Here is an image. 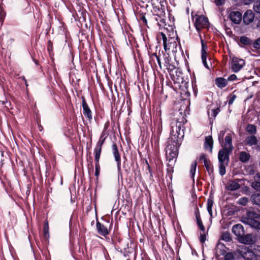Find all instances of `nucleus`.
I'll return each instance as SVG.
<instances>
[{"label": "nucleus", "mask_w": 260, "mask_h": 260, "mask_svg": "<svg viewBox=\"0 0 260 260\" xmlns=\"http://www.w3.org/2000/svg\"><path fill=\"white\" fill-rule=\"evenodd\" d=\"M5 15L6 13L0 8V22L2 23L4 22Z\"/></svg>", "instance_id": "de8ad7c7"}, {"label": "nucleus", "mask_w": 260, "mask_h": 260, "mask_svg": "<svg viewBox=\"0 0 260 260\" xmlns=\"http://www.w3.org/2000/svg\"><path fill=\"white\" fill-rule=\"evenodd\" d=\"M161 38L163 42L164 48L166 51L168 50L172 49L173 52H177V43L176 41L178 38L177 36L175 38L172 43H167L168 39L165 32H160L157 36V39Z\"/></svg>", "instance_id": "7ed1b4c3"}, {"label": "nucleus", "mask_w": 260, "mask_h": 260, "mask_svg": "<svg viewBox=\"0 0 260 260\" xmlns=\"http://www.w3.org/2000/svg\"><path fill=\"white\" fill-rule=\"evenodd\" d=\"M43 232H44V238L46 240H48L49 238V225L47 221L45 224V225L44 226L43 229Z\"/></svg>", "instance_id": "f704fd0d"}, {"label": "nucleus", "mask_w": 260, "mask_h": 260, "mask_svg": "<svg viewBox=\"0 0 260 260\" xmlns=\"http://www.w3.org/2000/svg\"><path fill=\"white\" fill-rule=\"evenodd\" d=\"M82 100L83 113L84 115L88 119V120H90L92 119V112L86 102L85 98L82 97Z\"/></svg>", "instance_id": "1a4fd4ad"}, {"label": "nucleus", "mask_w": 260, "mask_h": 260, "mask_svg": "<svg viewBox=\"0 0 260 260\" xmlns=\"http://www.w3.org/2000/svg\"><path fill=\"white\" fill-rule=\"evenodd\" d=\"M113 154L114 155L115 160H118L121 159L120 155L118 152L117 146L116 144L114 143L112 146Z\"/></svg>", "instance_id": "cd10ccee"}, {"label": "nucleus", "mask_w": 260, "mask_h": 260, "mask_svg": "<svg viewBox=\"0 0 260 260\" xmlns=\"http://www.w3.org/2000/svg\"><path fill=\"white\" fill-rule=\"evenodd\" d=\"M244 60L234 57L232 59L231 68L233 72L237 73L239 72L245 65Z\"/></svg>", "instance_id": "20e7f679"}, {"label": "nucleus", "mask_w": 260, "mask_h": 260, "mask_svg": "<svg viewBox=\"0 0 260 260\" xmlns=\"http://www.w3.org/2000/svg\"><path fill=\"white\" fill-rule=\"evenodd\" d=\"M253 9L255 12L260 14V1L256 2L253 5Z\"/></svg>", "instance_id": "ea45409f"}, {"label": "nucleus", "mask_w": 260, "mask_h": 260, "mask_svg": "<svg viewBox=\"0 0 260 260\" xmlns=\"http://www.w3.org/2000/svg\"><path fill=\"white\" fill-rule=\"evenodd\" d=\"M236 98H237V96L235 94L232 93V94H231L230 96V99L228 101L229 105H232L233 103H234V101L236 99Z\"/></svg>", "instance_id": "a18cd8bd"}, {"label": "nucleus", "mask_w": 260, "mask_h": 260, "mask_svg": "<svg viewBox=\"0 0 260 260\" xmlns=\"http://www.w3.org/2000/svg\"><path fill=\"white\" fill-rule=\"evenodd\" d=\"M228 17L235 24H239L242 20V14L239 11H232Z\"/></svg>", "instance_id": "9d476101"}, {"label": "nucleus", "mask_w": 260, "mask_h": 260, "mask_svg": "<svg viewBox=\"0 0 260 260\" xmlns=\"http://www.w3.org/2000/svg\"><path fill=\"white\" fill-rule=\"evenodd\" d=\"M240 187L238 180H230L228 184L226 189L229 190L234 191L238 189Z\"/></svg>", "instance_id": "6ab92c4d"}, {"label": "nucleus", "mask_w": 260, "mask_h": 260, "mask_svg": "<svg viewBox=\"0 0 260 260\" xmlns=\"http://www.w3.org/2000/svg\"><path fill=\"white\" fill-rule=\"evenodd\" d=\"M107 127V126H106V125H105V130L106 129Z\"/></svg>", "instance_id": "0e129e2a"}, {"label": "nucleus", "mask_w": 260, "mask_h": 260, "mask_svg": "<svg viewBox=\"0 0 260 260\" xmlns=\"http://www.w3.org/2000/svg\"><path fill=\"white\" fill-rule=\"evenodd\" d=\"M240 42L245 45H251L252 44V40L246 36L241 37Z\"/></svg>", "instance_id": "473e14b6"}, {"label": "nucleus", "mask_w": 260, "mask_h": 260, "mask_svg": "<svg viewBox=\"0 0 260 260\" xmlns=\"http://www.w3.org/2000/svg\"><path fill=\"white\" fill-rule=\"evenodd\" d=\"M250 154L245 151H242L239 153V160L242 162L245 163L248 162L250 159Z\"/></svg>", "instance_id": "b1692460"}, {"label": "nucleus", "mask_w": 260, "mask_h": 260, "mask_svg": "<svg viewBox=\"0 0 260 260\" xmlns=\"http://www.w3.org/2000/svg\"><path fill=\"white\" fill-rule=\"evenodd\" d=\"M123 168H126V166H125V164H124H124H123Z\"/></svg>", "instance_id": "e2e57ef3"}, {"label": "nucleus", "mask_w": 260, "mask_h": 260, "mask_svg": "<svg viewBox=\"0 0 260 260\" xmlns=\"http://www.w3.org/2000/svg\"><path fill=\"white\" fill-rule=\"evenodd\" d=\"M242 256L245 260H256L254 251L248 248H244L240 252Z\"/></svg>", "instance_id": "0eeeda50"}, {"label": "nucleus", "mask_w": 260, "mask_h": 260, "mask_svg": "<svg viewBox=\"0 0 260 260\" xmlns=\"http://www.w3.org/2000/svg\"><path fill=\"white\" fill-rule=\"evenodd\" d=\"M232 232L238 237H241L244 234L243 226L241 224L234 225L232 228Z\"/></svg>", "instance_id": "9b49d317"}, {"label": "nucleus", "mask_w": 260, "mask_h": 260, "mask_svg": "<svg viewBox=\"0 0 260 260\" xmlns=\"http://www.w3.org/2000/svg\"><path fill=\"white\" fill-rule=\"evenodd\" d=\"M209 25L207 18L203 15L198 17L196 20L194 25L197 30L207 27Z\"/></svg>", "instance_id": "423d86ee"}, {"label": "nucleus", "mask_w": 260, "mask_h": 260, "mask_svg": "<svg viewBox=\"0 0 260 260\" xmlns=\"http://www.w3.org/2000/svg\"><path fill=\"white\" fill-rule=\"evenodd\" d=\"M0 153H1V156H3L4 152L2 151V150H0Z\"/></svg>", "instance_id": "bf43d9fd"}, {"label": "nucleus", "mask_w": 260, "mask_h": 260, "mask_svg": "<svg viewBox=\"0 0 260 260\" xmlns=\"http://www.w3.org/2000/svg\"><path fill=\"white\" fill-rule=\"evenodd\" d=\"M117 162V170L118 172V173L120 174L121 173V159L118 160H115Z\"/></svg>", "instance_id": "3c124183"}, {"label": "nucleus", "mask_w": 260, "mask_h": 260, "mask_svg": "<svg viewBox=\"0 0 260 260\" xmlns=\"http://www.w3.org/2000/svg\"><path fill=\"white\" fill-rule=\"evenodd\" d=\"M213 141L212 136H209L205 138L204 147L206 149H209L210 152L212 151Z\"/></svg>", "instance_id": "aec40b11"}, {"label": "nucleus", "mask_w": 260, "mask_h": 260, "mask_svg": "<svg viewBox=\"0 0 260 260\" xmlns=\"http://www.w3.org/2000/svg\"><path fill=\"white\" fill-rule=\"evenodd\" d=\"M232 152L226 150V148L220 149L218 154L219 163L228 164L230 160V154Z\"/></svg>", "instance_id": "39448f33"}, {"label": "nucleus", "mask_w": 260, "mask_h": 260, "mask_svg": "<svg viewBox=\"0 0 260 260\" xmlns=\"http://www.w3.org/2000/svg\"><path fill=\"white\" fill-rule=\"evenodd\" d=\"M196 217L198 226L202 231L204 232L205 230V228L202 223L200 214L199 213H196Z\"/></svg>", "instance_id": "2f4dec72"}, {"label": "nucleus", "mask_w": 260, "mask_h": 260, "mask_svg": "<svg viewBox=\"0 0 260 260\" xmlns=\"http://www.w3.org/2000/svg\"><path fill=\"white\" fill-rule=\"evenodd\" d=\"M199 159L200 160H203V161H205V159H208L206 158V156L205 154H202L199 157Z\"/></svg>", "instance_id": "5fc2aeb1"}, {"label": "nucleus", "mask_w": 260, "mask_h": 260, "mask_svg": "<svg viewBox=\"0 0 260 260\" xmlns=\"http://www.w3.org/2000/svg\"><path fill=\"white\" fill-rule=\"evenodd\" d=\"M197 166V162L196 161H194L191 165L190 170V176L193 182H194V176L196 172Z\"/></svg>", "instance_id": "c85d7f7f"}, {"label": "nucleus", "mask_w": 260, "mask_h": 260, "mask_svg": "<svg viewBox=\"0 0 260 260\" xmlns=\"http://www.w3.org/2000/svg\"><path fill=\"white\" fill-rule=\"evenodd\" d=\"M182 126L181 122L172 123L170 137L166 147L167 159L169 161L167 171L170 173L173 171V165L176 162L178 149L184 137V131Z\"/></svg>", "instance_id": "f257e3e1"}, {"label": "nucleus", "mask_w": 260, "mask_h": 260, "mask_svg": "<svg viewBox=\"0 0 260 260\" xmlns=\"http://www.w3.org/2000/svg\"><path fill=\"white\" fill-rule=\"evenodd\" d=\"M173 69H174V67L173 66H172V67H170V69L171 70H173Z\"/></svg>", "instance_id": "680f3d73"}, {"label": "nucleus", "mask_w": 260, "mask_h": 260, "mask_svg": "<svg viewBox=\"0 0 260 260\" xmlns=\"http://www.w3.org/2000/svg\"><path fill=\"white\" fill-rule=\"evenodd\" d=\"M141 20L143 22V23L145 24H147V21L146 17L144 16H142L141 18Z\"/></svg>", "instance_id": "6e6d98bb"}, {"label": "nucleus", "mask_w": 260, "mask_h": 260, "mask_svg": "<svg viewBox=\"0 0 260 260\" xmlns=\"http://www.w3.org/2000/svg\"><path fill=\"white\" fill-rule=\"evenodd\" d=\"M244 143L246 145L249 146L256 145L257 144V140L255 136L251 135L248 136L245 138Z\"/></svg>", "instance_id": "a211bd4d"}, {"label": "nucleus", "mask_w": 260, "mask_h": 260, "mask_svg": "<svg viewBox=\"0 0 260 260\" xmlns=\"http://www.w3.org/2000/svg\"><path fill=\"white\" fill-rule=\"evenodd\" d=\"M146 163L147 164V166H148V170H149V173H150V178H152L153 176H152V171L150 169V166L149 165H148L147 161H146Z\"/></svg>", "instance_id": "4d7b16f0"}, {"label": "nucleus", "mask_w": 260, "mask_h": 260, "mask_svg": "<svg viewBox=\"0 0 260 260\" xmlns=\"http://www.w3.org/2000/svg\"><path fill=\"white\" fill-rule=\"evenodd\" d=\"M213 205V201L211 199H208L207 200V209L209 213L211 215L212 213V207Z\"/></svg>", "instance_id": "c9c22d12"}, {"label": "nucleus", "mask_w": 260, "mask_h": 260, "mask_svg": "<svg viewBox=\"0 0 260 260\" xmlns=\"http://www.w3.org/2000/svg\"><path fill=\"white\" fill-rule=\"evenodd\" d=\"M254 18V14L251 10L246 11L243 15V22L246 24H248L253 21Z\"/></svg>", "instance_id": "ddd939ff"}, {"label": "nucleus", "mask_w": 260, "mask_h": 260, "mask_svg": "<svg viewBox=\"0 0 260 260\" xmlns=\"http://www.w3.org/2000/svg\"><path fill=\"white\" fill-rule=\"evenodd\" d=\"M225 131H221L218 134V138L220 143L223 141V137L225 134Z\"/></svg>", "instance_id": "c03bdc74"}, {"label": "nucleus", "mask_w": 260, "mask_h": 260, "mask_svg": "<svg viewBox=\"0 0 260 260\" xmlns=\"http://www.w3.org/2000/svg\"><path fill=\"white\" fill-rule=\"evenodd\" d=\"M152 7V15L149 17V21L153 24L158 26H164L165 24V0H148Z\"/></svg>", "instance_id": "f03ea898"}, {"label": "nucleus", "mask_w": 260, "mask_h": 260, "mask_svg": "<svg viewBox=\"0 0 260 260\" xmlns=\"http://www.w3.org/2000/svg\"><path fill=\"white\" fill-rule=\"evenodd\" d=\"M225 0H214V2L217 6H221L224 4Z\"/></svg>", "instance_id": "603ef678"}, {"label": "nucleus", "mask_w": 260, "mask_h": 260, "mask_svg": "<svg viewBox=\"0 0 260 260\" xmlns=\"http://www.w3.org/2000/svg\"><path fill=\"white\" fill-rule=\"evenodd\" d=\"M125 171H126V172H128V170L127 169H125Z\"/></svg>", "instance_id": "69168bd1"}, {"label": "nucleus", "mask_w": 260, "mask_h": 260, "mask_svg": "<svg viewBox=\"0 0 260 260\" xmlns=\"http://www.w3.org/2000/svg\"><path fill=\"white\" fill-rule=\"evenodd\" d=\"M246 131L252 135L256 133V127L254 124H248L246 127Z\"/></svg>", "instance_id": "7c9ffc66"}, {"label": "nucleus", "mask_w": 260, "mask_h": 260, "mask_svg": "<svg viewBox=\"0 0 260 260\" xmlns=\"http://www.w3.org/2000/svg\"><path fill=\"white\" fill-rule=\"evenodd\" d=\"M241 242L245 244H251L253 242L252 236L250 235H246L240 237Z\"/></svg>", "instance_id": "a878e982"}, {"label": "nucleus", "mask_w": 260, "mask_h": 260, "mask_svg": "<svg viewBox=\"0 0 260 260\" xmlns=\"http://www.w3.org/2000/svg\"><path fill=\"white\" fill-rule=\"evenodd\" d=\"M237 78L236 75H235V74H232L228 78L227 80L228 81H235L237 79Z\"/></svg>", "instance_id": "8fccbe9b"}, {"label": "nucleus", "mask_w": 260, "mask_h": 260, "mask_svg": "<svg viewBox=\"0 0 260 260\" xmlns=\"http://www.w3.org/2000/svg\"><path fill=\"white\" fill-rule=\"evenodd\" d=\"M166 25H165L164 26H161L160 27L159 26H158L160 28L161 27H163L164 28V32H165V31H167V35L168 36L167 37V39H168V41H167V43H172V41H174V40L175 39V38L177 37V34H176V31H174L173 30H172L171 32H169V34H168V28L166 27V24L165 23ZM172 29H173L172 28Z\"/></svg>", "instance_id": "f3484780"}, {"label": "nucleus", "mask_w": 260, "mask_h": 260, "mask_svg": "<svg viewBox=\"0 0 260 260\" xmlns=\"http://www.w3.org/2000/svg\"><path fill=\"white\" fill-rule=\"evenodd\" d=\"M221 239L226 241L229 242L231 240L230 234L228 232L224 233L221 235Z\"/></svg>", "instance_id": "e433bc0d"}, {"label": "nucleus", "mask_w": 260, "mask_h": 260, "mask_svg": "<svg viewBox=\"0 0 260 260\" xmlns=\"http://www.w3.org/2000/svg\"><path fill=\"white\" fill-rule=\"evenodd\" d=\"M206 239V237L205 234H201L200 237V241L202 243H203L205 242Z\"/></svg>", "instance_id": "864d4df0"}, {"label": "nucleus", "mask_w": 260, "mask_h": 260, "mask_svg": "<svg viewBox=\"0 0 260 260\" xmlns=\"http://www.w3.org/2000/svg\"><path fill=\"white\" fill-rule=\"evenodd\" d=\"M234 255L232 252L227 253L224 256V260H234Z\"/></svg>", "instance_id": "37998d69"}, {"label": "nucleus", "mask_w": 260, "mask_h": 260, "mask_svg": "<svg viewBox=\"0 0 260 260\" xmlns=\"http://www.w3.org/2000/svg\"><path fill=\"white\" fill-rule=\"evenodd\" d=\"M225 143L223 148H226L229 151H232L233 146L232 144V138L231 134H228L224 139Z\"/></svg>", "instance_id": "4468645a"}, {"label": "nucleus", "mask_w": 260, "mask_h": 260, "mask_svg": "<svg viewBox=\"0 0 260 260\" xmlns=\"http://www.w3.org/2000/svg\"><path fill=\"white\" fill-rule=\"evenodd\" d=\"M215 84L220 88L225 87L228 84V80L222 77H218L215 79Z\"/></svg>", "instance_id": "5701e85b"}, {"label": "nucleus", "mask_w": 260, "mask_h": 260, "mask_svg": "<svg viewBox=\"0 0 260 260\" xmlns=\"http://www.w3.org/2000/svg\"><path fill=\"white\" fill-rule=\"evenodd\" d=\"M96 229L99 234L105 236L109 234V231L107 228L103 224L98 221L96 223Z\"/></svg>", "instance_id": "2eb2a0df"}, {"label": "nucleus", "mask_w": 260, "mask_h": 260, "mask_svg": "<svg viewBox=\"0 0 260 260\" xmlns=\"http://www.w3.org/2000/svg\"><path fill=\"white\" fill-rule=\"evenodd\" d=\"M103 133L104 132H103L102 134L101 135L99 141L96 143V147L94 148V155H101L102 147L105 140V138H103Z\"/></svg>", "instance_id": "f8f14e48"}, {"label": "nucleus", "mask_w": 260, "mask_h": 260, "mask_svg": "<svg viewBox=\"0 0 260 260\" xmlns=\"http://www.w3.org/2000/svg\"><path fill=\"white\" fill-rule=\"evenodd\" d=\"M201 43H202V50H201V54L202 55H207V52L206 50H207V46L204 43V41L203 40H201Z\"/></svg>", "instance_id": "4c0bfd02"}, {"label": "nucleus", "mask_w": 260, "mask_h": 260, "mask_svg": "<svg viewBox=\"0 0 260 260\" xmlns=\"http://www.w3.org/2000/svg\"><path fill=\"white\" fill-rule=\"evenodd\" d=\"M254 181L251 184V186L255 190L260 191V173H256L254 177Z\"/></svg>", "instance_id": "412c9836"}, {"label": "nucleus", "mask_w": 260, "mask_h": 260, "mask_svg": "<svg viewBox=\"0 0 260 260\" xmlns=\"http://www.w3.org/2000/svg\"><path fill=\"white\" fill-rule=\"evenodd\" d=\"M242 222L251 228L260 230V221L249 217L244 218L242 220Z\"/></svg>", "instance_id": "6e6552de"}, {"label": "nucleus", "mask_w": 260, "mask_h": 260, "mask_svg": "<svg viewBox=\"0 0 260 260\" xmlns=\"http://www.w3.org/2000/svg\"><path fill=\"white\" fill-rule=\"evenodd\" d=\"M204 166L210 176L213 175V167L209 159H205L204 161Z\"/></svg>", "instance_id": "393cba45"}, {"label": "nucleus", "mask_w": 260, "mask_h": 260, "mask_svg": "<svg viewBox=\"0 0 260 260\" xmlns=\"http://www.w3.org/2000/svg\"><path fill=\"white\" fill-rule=\"evenodd\" d=\"M126 260H131L129 258L127 259Z\"/></svg>", "instance_id": "774afa93"}, {"label": "nucleus", "mask_w": 260, "mask_h": 260, "mask_svg": "<svg viewBox=\"0 0 260 260\" xmlns=\"http://www.w3.org/2000/svg\"><path fill=\"white\" fill-rule=\"evenodd\" d=\"M255 254L257 257H260V245H255L253 248Z\"/></svg>", "instance_id": "49530a36"}, {"label": "nucleus", "mask_w": 260, "mask_h": 260, "mask_svg": "<svg viewBox=\"0 0 260 260\" xmlns=\"http://www.w3.org/2000/svg\"><path fill=\"white\" fill-rule=\"evenodd\" d=\"M248 200L246 197H243L239 199L238 203L240 205L245 206L248 203Z\"/></svg>", "instance_id": "a19ab883"}, {"label": "nucleus", "mask_w": 260, "mask_h": 260, "mask_svg": "<svg viewBox=\"0 0 260 260\" xmlns=\"http://www.w3.org/2000/svg\"><path fill=\"white\" fill-rule=\"evenodd\" d=\"M219 112H220L219 108H217L214 109H211V116L213 117L214 119H215L216 116L219 113Z\"/></svg>", "instance_id": "79ce46f5"}, {"label": "nucleus", "mask_w": 260, "mask_h": 260, "mask_svg": "<svg viewBox=\"0 0 260 260\" xmlns=\"http://www.w3.org/2000/svg\"><path fill=\"white\" fill-rule=\"evenodd\" d=\"M252 45L255 49H260V37L253 42H252Z\"/></svg>", "instance_id": "58836bf2"}, {"label": "nucleus", "mask_w": 260, "mask_h": 260, "mask_svg": "<svg viewBox=\"0 0 260 260\" xmlns=\"http://www.w3.org/2000/svg\"><path fill=\"white\" fill-rule=\"evenodd\" d=\"M178 260H181V258L180 257H179Z\"/></svg>", "instance_id": "338daca9"}, {"label": "nucleus", "mask_w": 260, "mask_h": 260, "mask_svg": "<svg viewBox=\"0 0 260 260\" xmlns=\"http://www.w3.org/2000/svg\"><path fill=\"white\" fill-rule=\"evenodd\" d=\"M173 69H174V67L173 66H172V67H170V69L171 70H173Z\"/></svg>", "instance_id": "052dcab7"}, {"label": "nucleus", "mask_w": 260, "mask_h": 260, "mask_svg": "<svg viewBox=\"0 0 260 260\" xmlns=\"http://www.w3.org/2000/svg\"><path fill=\"white\" fill-rule=\"evenodd\" d=\"M206 58H207V55H204H204H202V62H203L204 66L206 68L209 69V67L207 64Z\"/></svg>", "instance_id": "09e8293b"}, {"label": "nucleus", "mask_w": 260, "mask_h": 260, "mask_svg": "<svg viewBox=\"0 0 260 260\" xmlns=\"http://www.w3.org/2000/svg\"><path fill=\"white\" fill-rule=\"evenodd\" d=\"M23 80L25 81V84L26 86H28L27 81L24 77H23Z\"/></svg>", "instance_id": "13d9d810"}, {"label": "nucleus", "mask_w": 260, "mask_h": 260, "mask_svg": "<svg viewBox=\"0 0 260 260\" xmlns=\"http://www.w3.org/2000/svg\"><path fill=\"white\" fill-rule=\"evenodd\" d=\"M156 62L158 63L159 67L161 68L160 59L156 53H153L151 54L150 57L149 63L151 66H156Z\"/></svg>", "instance_id": "4be33fe9"}, {"label": "nucleus", "mask_w": 260, "mask_h": 260, "mask_svg": "<svg viewBox=\"0 0 260 260\" xmlns=\"http://www.w3.org/2000/svg\"><path fill=\"white\" fill-rule=\"evenodd\" d=\"M95 156V175L96 177H98L100 174V166L99 164V160L100 158V156L99 155H94Z\"/></svg>", "instance_id": "bb28decb"}, {"label": "nucleus", "mask_w": 260, "mask_h": 260, "mask_svg": "<svg viewBox=\"0 0 260 260\" xmlns=\"http://www.w3.org/2000/svg\"><path fill=\"white\" fill-rule=\"evenodd\" d=\"M162 130V122L161 121V119H159L156 126V134L157 136L154 135L153 136H152L151 140H155V143H158L159 139V135L161 134Z\"/></svg>", "instance_id": "dca6fc26"}, {"label": "nucleus", "mask_w": 260, "mask_h": 260, "mask_svg": "<svg viewBox=\"0 0 260 260\" xmlns=\"http://www.w3.org/2000/svg\"><path fill=\"white\" fill-rule=\"evenodd\" d=\"M228 164L219 163V173L221 176H223L226 173V167Z\"/></svg>", "instance_id": "72a5a7b5"}, {"label": "nucleus", "mask_w": 260, "mask_h": 260, "mask_svg": "<svg viewBox=\"0 0 260 260\" xmlns=\"http://www.w3.org/2000/svg\"><path fill=\"white\" fill-rule=\"evenodd\" d=\"M251 200L253 204L260 207V193L252 194L251 197Z\"/></svg>", "instance_id": "c756f323"}]
</instances>
